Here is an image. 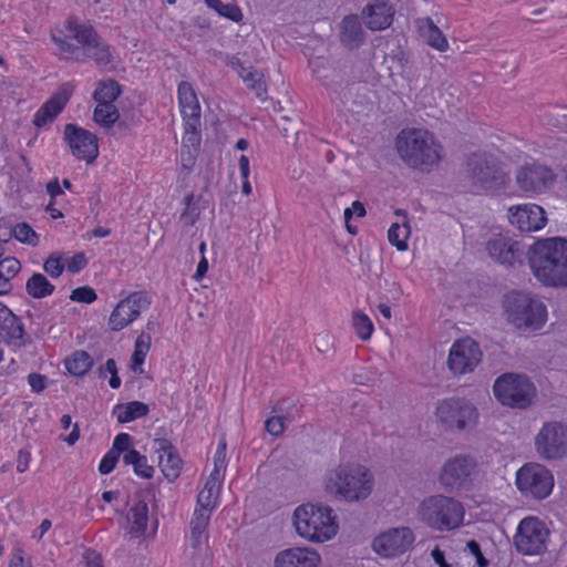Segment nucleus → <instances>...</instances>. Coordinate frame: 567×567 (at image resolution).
I'll use <instances>...</instances> for the list:
<instances>
[{
	"label": "nucleus",
	"instance_id": "obj_38",
	"mask_svg": "<svg viewBox=\"0 0 567 567\" xmlns=\"http://www.w3.org/2000/svg\"><path fill=\"white\" fill-rule=\"evenodd\" d=\"M120 85L114 80L102 81L97 84L93 97L97 104H113V102L120 96Z\"/></svg>",
	"mask_w": 567,
	"mask_h": 567
},
{
	"label": "nucleus",
	"instance_id": "obj_61",
	"mask_svg": "<svg viewBox=\"0 0 567 567\" xmlns=\"http://www.w3.org/2000/svg\"><path fill=\"white\" fill-rule=\"evenodd\" d=\"M431 556L434 560V563L439 566V567H451L449 565V563L446 561L445 559V555L444 553L439 548V547H435L432 551H431Z\"/></svg>",
	"mask_w": 567,
	"mask_h": 567
},
{
	"label": "nucleus",
	"instance_id": "obj_17",
	"mask_svg": "<svg viewBox=\"0 0 567 567\" xmlns=\"http://www.w3.org/2000/svg\"><path fill=\"white\" fill-rule=\"evenodd\" d=\"M151 305L146 292L136 291L121 300L109 317V327L112 331H121L135 321L142 311Z\"/></svg>",
	"mask_w": 567,
	"mask_h": 567
},
{
	"label": "nucleus",
	"instance_id": "obj_40",
	"mask_svg": "<svg viewBox=\"0 0 567 567\" xmlns=\"http://www.w3.org/2000/svg\"><path fill=\"white\" fill-rule=\"evenodd\" d=\"M219 494V488L213 485H204V488L199 492L197 496V507L195 508V512H202L205 513L212 512V509L217 504V498Z\"/></svg>",
	"mask_w": 567,
	"mask_h": 567
},
{
	"label": "nucleus",
	"instance_id": "obj_30",
	"mask_svg": "<svg viewBox=\"0 0 567 567\" xmlns=\"http://www.w3.org/2000/svg\"><path fill=\"white\" fill-rule=\"evenodd\" d=\"M396 215L403 216L402 223H393L388 230V240L399 251H405L409 248L408 239L411 235V228L406 220V215L401 209L395 212Z\"/></svg>",
	"mask_w": 567,
	"mask_h": 567
},
{
	"label": "nucleus",
	"instance_id": "obj_58",
	"mask_svg": "<svg viewBox=\"0 0 567 567\" xmlns=\"http://www.w3.org/2000/svg\"><path fill=\"white\" fill-rule=\"evenodd\" d=\"M225 470L226 468H218V467L214 466V468L210 472L209 477L207 478L205 484H207V485L214 484V486L220 488L221 482L224 480Z\"/></svg>",
	"mask_w": 567,
	"mask_h": 567
},
{
	"label": "nucleus",
	"instance_id": "obj_31",
	"mask_svg": "<svg viewBox=\"0 0 567 567\" xmlns=\"http://www.w3.org/2000/svg\"><path fill=\"white\" fill-rule=\"evenodd\" d=\"M147 520L148 506L145 502L138 501L131 507L127 514L130 533L134 536L142 535L146 529Z\"/></svg>",
	"mask_w": 567,
	"mask_h": 567
},
{
	"label": "nucleus",
	"instance_id": "obj_60",
	"mask_svg": "<svg viewBox=\"0 0 567 567\" xmlns=\"http://www.w3.org/2000/svg\"><path fill=\"white\" fill-rule=\"evenodd\" d=\"M30 463V453L25 451H20L18 455L17 471L19 473H23L29 468Z\"/></svg>",
	"mask_w": 567,
	"mask_h": 567
},
{
	"label": "nucleus",
	"instance_id": "obj_50",
	"mask_svg": "<svg viewBox=\"0 0 567 567\" xmlns=\"http://www.w3.org/2000/svg\"><path fill=\"white\" fill-rule=\"evenodd\" d=\"M106 373L111 374L110 386L112 389H118L121 386V379L117 375V367L114 359H107L104 365L100 369L101 377H105Z\"/></svg>",
	"mask_w": 567,
	"mask_h": 567
},
{
	"label": "nucleus",
	"instance_id": "obj_34",
	"mask_svg": "<svg viewBox=\"0 0 567 567\" xmlns=\"http://www.w3.org/2000/svg\"><path fill=\"white\" fill-rule=\"evenodd\" d=\"M151 348V336L148 333L142 332L134 346V352L132 354V363L131 369L133 372L142 374L144 372L143 364L145 362V358Z\"/></svg>",
	"mask_w": 567,
	"mask_h": 567
},
{
	"label": "nucleus",
	"instance_id": "obj_25",
	"mask_svg": "<svg viewBox=\"0 0 567 567\" xmlns=\"http://www.w3.org/2000/svg\"><path fill=\"white\" fill-rule=\"evenodd\" d=\"M178 103L184 122L194 125L200 121V105L194 87L188 82H181L177 87Z\"/></svg>",
	"mask_w": 567,
	"mask_h": 567
},
{
	"label": "nucleus",
	"instance_id": "obj_35",
	"mask_svg": "<svg viewBox=\"0 0 567 567\" xmlns=\"http://www.w3.org/2000/svg\"><path fill=\"white\" fill-rule=\"evenodd\" d=\"M93 360L85 351H75L65 360L66 370L75 375H84L92 367Z\"/></svg>",
	"mask_w": 567,
	"mask_h": 567
},
{
	"label": "nucleus",
	"instance_id": "obj_1",
	"mask_svg": "<svg viewBox=\"0 0 567 567\" xmlns=\"http://www.w3.org/2000/svg\"><path fill=\"white\" fill-rule=\"evenodd\" d=\"M65 30L68 33L61 29L51 31V39L63 59H74L75 61L90 59L99 66H107L113 63L110 45L92 25L71 17L65 22Z\"/></svg>",
	"mask_w": 567,
	"mask_h": 567
},
{
	"label": "nucleus",
	"instance_id": "obj_56",
	"mask_svg": "<svg viewBox=\"0 0 567 567\" xmlns=\"http://www.w3.org/2000/svg\"><path fill=\"white\" fill-rule=\"evenodd\" d=\"M28 383L35 393L42 392L47 388V377L39 373H30Z\"/></svg>",
	"mask_w": 567,
	"mask_h": 567
},
{
	"label": "nucleus",
	"instance_id": "obj_33",
	"mask_svg": "<svg viewBox=\"0 0 567 567\" xmlns=\"http://www.w3.org/2000/svg\"><path fill=\"white\" fill-rule=\"evenodd\" d=\"M113 413L120 423H127L145 416L148 413V406L140 401H132L116 405Z\"/></svg>",
	"mask_w": 567,
	"mask_h": 567
},
{
	"label": "nucleus",
	"instance_id": "obj_22",
	"mask_svg": "<svg viewBox=\"0 0 567 567\" xmlns=\"http://www.w3.org/2000/svg\"><path fill=\"white\" fill-rule=\"evenodd\" d=\"M321 563L320 553L310 546L285 548L274 558V567H319Z\"/></svg>",
	"mask_w": 567,
	"mask_h": 567
},
{
	"label": "nucleus",
	"instance_id": "obj_49",
	"mask_svg": "<svg viewBox=\"0 0 567 567\" xmlns=\"http://www.w3.org/2000/svg\"><path fill=\"white\" fill-rule=\"evenodd\" d=\"M132 446V437L127 433H120L115 436L112 447L110 449L114 453H116L118 456L121 454H127V452L135 451L134 449H131Z\"/></svg>",
	"mask_w": 567,
	"mask_h": 567
},
{
	"label": "nucleus",
	"instance_id": "obj_12",
	"mask_svg": "<svg viewBox=\"0 0 567 567\" xmlns=\"http://www.w3.org/2000/svg\"><path fill=\"white\" fill-rule=\"evenodd\" d=\"M515 484L524 497L543 501L551 494L555 478L551 471L545 465L530 462L524 464L516 472Z\"/></svg>",
	"mask_w": 567,
	"mask_h": 567
},
{
	"label": "nucleus",
	"instance_id": "obj_13",
	"mask_svg": "<svg viewBox=\"0 0 567 567\" xmlns=\"http://www.w3.org/2000/svg\"><path fill=\"white\" fill-rule=\"evenodd\" d=\"M537 455L545 461L567 457V424L560 421L544 422L534 437Z\"/></svg>",
	"mask_w": 567,
	"mask_h": 567
},
{
	"label": "nucleus",
	"instance_id": "obj_46",
	"mask_svg": "<svg viewBox=\"0 0 567 567\" xmlns=\"http://www.w3.org/2000/svg\"><path fill=\"white\" fill-rule=\"evenodd\" d=\"M43 267L50 277L58 278L63 272L65 265L62 256L53 254L45 260Z\"/></svg>",
	"mask_w": 567,
	"mask_h": 567
},
{
	"label": "nucleus",
	"instance_id": "obj_44",
	"mask_svg": "<svg viewBox=\"0 0 567 567\" xmlns=\"http://www.w3.org/2000/svg\"><path fill=\"white\" fill-rule=\"evenodd\" d=\"M13 235L17 240L24 244L35 245L38 241L35 231L25 223L18 224L13 228Z\"/></svg>",
	"mask_w": 567,
	"mask_h": 567
},
{
	"label": "nucleus",
	"instance_id": "obj_48",
	"mask_svg": "<svg viewBox=\"0 0 567 567\" xmlns=\"http://www.w3.org/2000/svg\"><path fill=\"white\" fill-rule=\"evenodd\" d=\"M96 298L97 295L95 290L89 286L79 287L74 289L70 295V299L72 301L84 303H92L96 300Z\"/></svg>",
	"mask_w": 567,
	"mask_h": 567
},
{
	"label": "nucleus",
	"instance_id": "obj_2",
	"mask_svg": "<svg viewBox=\"0 0 567 567\" xmlns=\"http://www.w3.org/2000/svg\"><path fill=\"white\" fill-rule=\"evenodd\" d=\"M529 269L544 287L567 288V239L543 238L526 251Z\"/></svg>",
	"mask_w": 567,
	"mask_h": 567
},
{
	"label": "nucleus",
	"instance_id": "obj_4",
	"mask_svg": "<svg viewBox=\"0 0 567 567\" xmlns=\"http://www.w3.org/2000/svg\"><path fill=\"white\" fill-rule=\"evenodd\" d=\"M401 159L410 167L431 171L443 156V147L434 134L425 128L402 130L395 140Z\"/></svg>",
	"mask_w": 567,
	"mask_h": 567
},
{
	"label": "nucleus",
	"instance_id": "obj_39",
	"mask_svg": "<svg viewBox=\"0 0 567 567\" xmlns=\"http://www.w3.org/2000/svg\"><path fill=\"white\" fill-rule=\"evenodd\" d=\"M94 121L104 127H111L120 117L118 111L114 104H96L93 113Z\"/></svg>",
	"mask_w": 567,
	"mask_h": 567
},
{
	"label": "nucleus",
	"instance_id": "obj_5",
	"mask_svg": "<svg viewBox=\"0 0 567 567\" xmlns=\"http://www.w3.org/2000/svg\"><path fill=\"white\" fill-rule=\"evenodd\" d=\"M292 524L298 536L312 544L327 543L339 532L337 514L323 504L299 505L293 511Z\"/></svg>",
	"mask_w": 567,
	"mask_h": 567
},
{
	"label": "nucleus",
	"instance_id": "obj_63",
	"mask_svg": "<svg viewBox=\"0 0 567 567\" xmlns=\"http://www.w3.org/2000/svg\"><path fill=\"white\" fill-rule=\"evenodd\" d=\"M238 166H239V171H240V175H241L243 179H248L250 169H249V158L246 155H241L239 157Z\"/></svg>",
	"mask_w": 567,
	"mask_h": 567
},
{
	"label": "nucleus",
	"instance_id": "obj_9",
	"mask_svg": "<svg viewBox=\"0 0 567 567\" xmlns=\"http://www.w3.org/2000/svg\"><path fill=\"white\" fill-rule=\"evenodd\" d=\"M465 174L467 186L475 194L498 190L509 183L505 167L485 153H475L467 158Z\"/></svg>",
	"mask_w": 567,
	"mask_h": 567
},
{
	"label": "nucleus",
	"instance_id": "obj_8",
	"mask_svg": "<svg viewBox=\"0 0 567 567\" xmlns=\"http://www.w3.org/2000/svg\"><path fill=\"white\" fill-rule=\"evenodd\" d=\"M502 308L505 320L518 330H539L546 322L545 305L527 292H508L504 296Z\"/></svg>",
	"mask_w": 567,
	"mask_h": 567
},
{
	"label": "nucleus",
	"instance_id": "obj_10",
	"mask_svg": "<svg viewBox=\"0 0 567 567\" xmlns=\"http://www.w3.org/2000/svg\"><path fill=\"white\" fill-rule=\"evenodd\" d=\"M493 393L502 405L519 410L528 409L537 398L533 381L525 374L514 372L496 378Z\"/></svg>",
	"mask_w": 567,
	"mask_h": 567
},
{
	"label": "nucleus",
	"instance_id": "obj_36",
	"mask_svg": "<svg viewBox=\"0 0 567 567\" xmlns=\"http://www.w3.org/2000/svg\"><path fill=\"white\" fill-rule=\"evenodd\" d=\"M123 462L126 465H132L134 473L137 476L146 480L153 477L154 468L151 465H148L146 456L142 455L140 452H127V454L123 455Z\"/></svg>",
	"mask_w": 567,
	"mask_h": 567
},
{
	"label": "nucleus",
	"instance_id": "obj_6",
	"mask_svg": "<svg viewBox=\"0 0 567 567\" xmlns=\"http://www.w3.org/2000/svg\"><path fill=\"white\" fill-rule=\"evenodd\" d=\"M433 415L436 426L450 434L470 433L480 422L477 406L471 400L460 396L439 400Z\"/></svg>",
	"mask_w": 567,
	"mask_h": 567
},
{
	"label": "nucleus",
	"instance_id": "obj_3",
	"mask_svg": "<svg viewBox=\"0 0 567 567\" xmlns=\"http://www.w3.org/2000/svg\"><path fill=\"white\" fill-rule=\"evenodd\" d=\"M374 484L371 470L360 463H341L328 470L323 477L324 492L332 498L347 503L368 499Z\"/></svg>",
	"mask_w": 567,
	"mask_h": 567
},
{
	"label": "nucleus",
	"instance_id": "obj_24",
	"mask_svg": "<svg viewBox=\"0 0 567 567\" xmlns=\"http://www.w3.org/2000/svg\"><path fill=\"white\" fill-rule=\"evenodd\" d=\"M365 24L371 30H384L391 25L394 16V9L384 0H375L367 6L363 11Z\"/></svg>",
	"mask_w": 567,
	"mask_h": 567
},
{
	"label": "nucleus",
	"instance_id": "obj_53",
	"mask_svg": "<svg viewBox=\"0 0 567 567\" xmlns=\"http://www.w3.org/2000/svg\"><path fill=\"white\" fill-rule=\"evenodd\" d=\"M64 265L69 272L76 274L86 266V258L83 254H76L69 258Z\"/></svg>",
	"mask_w": 567,
	"mask_h": 567
},
{
	"label": "nucleus",
	"instance_id": "obj_28",
	"mask_svg": "<svg viewBox=\"0 0 567 567\" xmlns=\"http://www.w3.org/2000/svg\"><path fill=\"white\" fill-rule=\"evenodd\" d=\"M421 37L433 49L444 52L449 48V42L442 31L430 18H422L416 21Z\"/></svg>",
	"mask_w": 567,
	"mask_h": 567
},
{
	"label": "nucleus",
	"instance_id": "obj_7",
	"mask_svg": "<svg viewBox=\"0 0 567 567\" xmlns=\"http://www.w3.org/2000/svg\"><path fill=\"white\" fill-rule=\"evenodd\" d=\"M420 520L432 530L444 533L460 528L465 518L464 505L454 497L432 495L417 509Z\"/></svg>",
	"mask_w": 567,
	"mask_h": 567
},
{
	"label": "nucleus",
	"instance_id": "obj_29",
	"mask_svg": "<svg viewBox=\"0 0 567 567\" xmlns=\"http://www.w3.org/2000/svg\"><path fill=\"white\" fill-rule=\"evenodd\" d=\"M1 330L8 343L20 346L22 344V338L24 334L23 326L18 317H16L11 310L3 309L1 311Z\"/></svg>",
	"mask_w": 567,
	"mask_h": 567
},
{
	"label": "nucleus",
	"instance_id": "obj_26",
	"mask_svg": "<svg viewBox=\"0 0 567 567\" xmlns=\"http://www.w3.org/2000/svg\"><path fill=\"white\" fill-rule=\"evenodd\" d=\"M69 99L70 93L66 90L53 94L34 114V125L41 127L51 122L63 110Z\"/></svg>",
	"mask_w": 567,
	"mask_h": 567
},
{
	"label": "nucleus",
	"instance_id": "obj_41",
	"mask_svg": "<svg viewBox=\"0 0 567 567\" xmlns=\"http://www.w3.org/2000/svg\"><path fill=\"white\" fill-rule=\"evenodd\" d=\"M352 327L354 329L355 334L362 341H368L374 331L373 322L362 311H353Z\"/></svg>",
	"mask_w": 567,
	"mask_h": 567
},
{
	"label": "nucleus",
	"instance_id": "obj_15",
	"mask_svg": "<svg viewBox=\"0 0 567 567\" xmlns=\"http://www.w3.org/2000/svg\"><path fill=\"white\" fill-rule=\"evenodd\" d=\"M415 540L408 526L391 527L379 533L371 543L372 550L382 558H396L409 551Z\"/></svg>",
	"mask_w": 567,
	"mask_h": 567
},
{
	"label": "nucleus",
	"instance_id": "obj_37",
	"mask_svg": "<svg viewBox=\"0 0 567 567\" xmlns=\"http://www.w3.org/2000/svg\"><path fill=\"white\" fill-rule=\"evenodd\" d=\"M25 289L30 296L40 299L50 296L54 286L42 274L38 272L28 279Z\"/></svg>",
	"mask_w": 567,
	"mask_h": 567
},
{
	"label": "nucleus",
	"instance_id": "obj_57",
	"mask_svg": "<svg viewBox=\"0 0 567 567\" xmlns=\"http://www.w3.org/2000/svg\"><path fill=\"white\" fill-rule=\"evenodd\" d=\"M466 548L475 557L477 566L486 567L488 565V560L483 556L481 547L477 542H467Z\"/></svg>",
	"mask_w": 567,
	"mask_h": 567
},
{
	"label": "nucleus",
	"instance_id": "obj_27",
	"mask_svg": "<svg viewBox=\"0 0 567 567\" xmlns=\"http://www.w3.org/2000/svg\"><path fill=\"white\" fill-rule=\"evenodd\" d=\"M209 513L194 512L190 522V535L188 542L196 553H200L207 544L206 529L209 522Z\"/></svg>",
	"mask_w": 567,
	"mask_h": 567
},
{
	"label": "nucleus",
	"instance_id": "obj_45",
	"mask_svg": "<svg viewBox=\"0 0 567 567\" xmlns=\"http://www.w3.org/2000/svg\"><path fill=\"white\" fill-rule=\"evenodd\" d=\"M219 16L227 18L234 22H240L243 20L241 9L234 3H223L219 1V4L214 9Z\"/></svg>",
	"mask_w": 567,
	"mask_h": 567
},
{
	"label": "nucleus",
	"instance_id": "obj_47",
	"mask_svg": "<svg viewBox=\"0 0 567 567\" xmlns=\"http://www.w3.org/2000/svg\"><path fill=\"white\" fill-rule=\"evenodd\" d=\"M20 261L14 257L0 258V274L10 280L20 271Z\"/></svg>",
	"mask_w": 567,
	"mask_h": 567
},
{
	"label": "nucleus",
	"instance_id": "obj_19",
	"mask_svg": "<svg viewBox=\"0 0 567 567\" xmlns=\"http://www.w3.org/2000/svg\"><path fill=\"white\" fill-rule=\"evenodd\" d=\"M64 140L72 154L79 159L92 163L99 155L97 137L75 124L65 125Z\"/></svg>",
	"mask_w": 567,
	"mask_h": 567
},
{
	"label": "nucleus",
	"instance_id": "obj_59",
	"mask_svg": "<svg viewBox=\"0 0 567 567\" xmlns=\"http://www.w3.org/2000/svg\"><path fill=\"white\" fill-rule=\"evenodd\" d=\"M85 567H103L100 555L95 551L87 550L84 554Z\"/></svg>",
	"mask_w": 567,
	"mask_h": 567
},
{
	"label": "nucleus",
	"instance_id": "obj_21",
	"mask_svg": "<svg viewBox=\"0 0 567 567\" xmlns=\"http://www.w3.org/2000/svg\"><path fill=\"white\" fill-rule=\"evenodd\" d=\"M508 219L514 227L525 233L537 231L547 223L544 208L532 203L509 207Z\"/></svg>",
	"mask_w": 567,
	"mask_h": 567
},
{
	"label": "nucleus",
	"instance_id": "obj_16",
	"mask_svg": "<svg viewBox=\"0 0 567 567\" xmlns=\"http://www.w3.org/2000/svg\"><path fill=\"white\" fill-rule=\"evenodd\" d=\"M482 360L478 344L471 338L453 342L447 358V367L455 375L473 372Z\"/></svg>",
	"mask_w": 567,
	"mask_h": 567
},
{
	"label": "nucleus",
	"instance_id": "obj_43",
	"mask_svg": "<svg viewBox=\"0 0 567 567\" xmlns=\"http://www.w3.org/2000/svg\"><path fill=\"white\" fill-rule=\"evenodd\" d=\"M239 76L243 79L247 87L257 92V95H261L265 92L262 74L257 70H254L252 68H245L240 71Z\"/></svg>",
	"mask_w": 567,
	"mask_h": 567
},
{
	"label": "nucleus",
	"instance_id": "obj_23",
	"mask_svg": "<svg viewBox=\"0 0 567 567\" xmlns=\"http://www.w3.org/2000/svg\"><path fill=\"white\" fill-rule=\"evenodd\" d=\"M154 450L158 454V465L163 475L174 482L181 474L182 460L175 447L166 439H157L154 441Z\"/></svg>",
	"mask_w": 567,
	"mask_h": 567
},
{
	"label": "nucleus",
	"instance_id": "obj_55",
	"mask_svg": "<svg viewBox=\"0 0 567 567\" xmlns=\"http://www.w3.org/2000/svg\"><path fill=\"white\" fill-rule=\"evenodd\" d=\"M196 150H184L181 148V167L183 171L188 173L195 165Z\"/></svg>",
	"mask_w": 567,
	"mask_h": 567
},
{
	"label": "nucleus",
	"instance_id": "obj_64",
	"mask_svg": "<svg viewBox=\"0 0 567 567\" xmlns=\"http://www.w3.org/2000/svg\"><path fill=\"white\" fill-rule=\"evenodd\" d=\"M9 567H31L29 560H27L21 554H16L10 560Z\"/></svg>",
	"mask_w": 567,
	"mask_h": 567
},
{
	"label": "nucleus",
	"instance_id": "obj_20",
	"mask_svg": "<svg viewBox=\"0 0 567 567\" xmlns=\"http://www.w3.org/2000/svg\"><path fill=\"white\" fill-rule=\"evenodd\" d=\"M554 182L555 175L551 169L537 163L524 165L516 173L518 187L527 193H542Z\"/></svg>",
	"mask_w": 567,
	"mask_h": 567
},
{
	"label": "nucleus",
	"instance_id": "obj_54",
	"mask_svg": "<svg viewBox=\"0 0 567 567\" xmlns=\"http://www.w3.org/2000/svg\"><path fill=\"white\" fill-rule=\"evenodd\" d=\"M226 450H227L226 440L225 439L219 440V442L217 444L216 452L214 454V460H213L215 467L226 468V464H227Z\"/></svg>",
	"mask_w": 567,
	"mask_h": 567
},
{
	"label": "nucleus",
	"instance_id": "obj_11",
	"mask_svg": "<svg viewBox=\"0 0 567 567\" xmlns=\"http://www.w3.org/2000/svg\"><path fill=\"white\" fill-rule=\"evenodd\" d=\"M550 532L537 516L528 515L519 520L513 536V546L523 556H539L547 550Z\"/></svg>",
	"mask_w": 567,
	"mask_h": 567
},
{
	"label": "nucleus",
	"instance_id": "obj_62",
	"mask_svg": "<svg viewBox=\"0 0 567 567\" xmlns=\"http://www.w3.org/2000/svg\"><path fill=\"white\" fill-rule=\"evenodd\" d=\"M51 526L52 523L50 519H43L40 526L32 533V538L40 540Z\"/></svg>",
	"mask_w": 567,
	"mask_h": 567
},
{
	"label": "nucleus",
	"instance_id": "obj_42",
	"mask_svg": "<svg viewBox=\"0 0 567 567\" xmlns=\"http://www.w3.org/2000/svg\"><path fill=\"white\" fill-rule=\"evenodd\" d=\"M200 121L196 122V124H192L190 121L185 122V133L182 138V148L184 150H196L197 145L200 142Z\"/></svg>",
	"mask_w": 567,
	"mask_h": 567
},
{
	"label": "nucleus",
	"instance_id": "obj_51",
	"mask_svg": "<svg viewBox=\"0 0 567 567\" xmlns=\"http://www.w3.org/2000/svg\"><path fill=\"white\" fill-rule=\"evenodd\" d=\"M118 457L120 456L116 453L109 450L100 462V465H99L100 473L103 475L110 474L114 470L115 464L118 461Z\"/></svg>",
	"mask_w": 567,
	"mask_h": 567
},
{
	"label": "nucleus",
	"instance_id": "obj_32",
	"mask_svg": "<svg viewBox=\"0 0 567 567\" xmlns=\"http://www.w3.org/2000/svg\"><path fill=\"white\" fill-rule=\"evenodd\" d=\"M341 41L349 48H357L363 41V32L357 17H346L341 22Z\"/></svg>",
	"mask_w": 567,
	"mask_h": 567
},
{
	"label": "nucleus",
	"instance_id": "obj_52",
	"mask_svg": "<svg viewBox=\"0 0 567 567\" xmlns=\"http://www.w3.org/2000/svg\"><path fill=\"white\" fill-rule=\"evenodd\" d=\"M266 431L278 436L285 431V421L281 416H271L265 423Z\"/></svg>",
	"mask_w": 567,
	"mask_h": 567
},
{
	"label": "nucleus",
	"instance_id": "obj_18",
	"mask_svg": "<svg viewBox=\"0 0 567 567\" xmlns=\"http://www.w3.org/2000/svg\"><path fill=\"white\" fill-rule=\"evenodd\" d=\"M486 251L495 262L507 267L520 265L526 255L520 243L508 234L493 235L486 243Z\"/></svg>",
	"mask_w": 567,
	"mask_h": 567
},
{
	"label": "nucleus",
	"instance_id": "obj_14",
	"mask_svg": "<svg viewBox=\"0 0 567 567\" xmlns=\"http://www.w3.org/2000/svg\"><path fill=\"white\" fill-rule=\"evenodd\" d=\"M476 475L473 457L456 455L444 462L440 471V483L449 491L468 489Z\"/></svg>",
	"mask_w": 567,
	"mask_h": 567
}]
</instances>
